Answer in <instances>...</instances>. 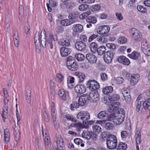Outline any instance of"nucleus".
Returning <instances> with one entry per match:
<instances>
[{"label":"nucleus","instance_id":"nucleus-58","mask_svg":"<svg viewBox=\"0 0 150 150\" xmlns=\"http://www.w3.org/2000/svg\"><path fill=\"white\" fill-rule=\"evenodd\" d=\"M88 7V5L86 4H82L79 6V9L81 11L86 10Z\"/></svg>","mask_w":150,"mask_h":150},{"label":"nucleus","instance_id":"nucleus-43","mask_svg":"<svg viewBox=\"0 0 150 150\" xmlns=\"http://www.w3.org/2000/svg\"><path fill=\"white\" fill-rule=\"evenodd\" d=\"M64 79V76L61 73L57 74L56 75V81L59 83H61L63 81Z\"/></svg>","mask_w":150,"mask_h":150},{"label":"nucleus","instance_id":"nucleus-41","mask_svg":"<svg viewBox=\"0 0 150 150\" xmlns=\"http://www.w3.org/2000/svg\"><path fill=\"white\" fill-rule=\"evenodd\" d=\"M86 21L88 23H95L97 22L96 18L93 16H89L87 17L86 19Z\"/></svg>","mask_w":150,"mask_h":150},{"label":"nucleus","instance_id":"nucleus-13","mask_svg":"<svg viewBox=\"0 0 150 150\" xmlns=\"http://www.w3.org/2000/svg\"><path fill=\"white\" fill-rule=\"evenodd\" d=\"M56 137L57 139V148L59 150H63L64 147V145L61 135L60 134L56 135Z\"/></svg>","mask_w":150,"mask_h":150},{"label":"nucleus","instance_id":"nucleus-50","mask_svg":"<svg viewBox=\"0 0 150 150\" xmlns=\"http://www.w3.org/2000/svg\"><path fill=\"white\" fill-rule=\"evenodd\" d=\"M13 133L16 138V141H18L19 138L20 133L19 130L18 129L17 127H15L14 128V131Z\"/></svg>","mask_w":150,"mask_h":150},{"label":"nucleus","instance_id":"nucleus-5","mask_svg":"<svg viewBox=\"0 0 150 150\" xmlns=\"http://www.w3.org/2000/svg\"><path fill=\"white\" fill-rule=\"evenodd\" d=\"M86 87L90 91L97 90L100 88L99 83L96 81L93 80L88 81L86 84Z\"/></svg>","mask_w":150,"mask_h":150},{"label":"nucleus","instance_id":"nucleus-57","mask_svg":"<svg viewBox=\"0 0 150 150\" xmlns=\"http://www.w3.org/2000/svg\"><path fill=\"white\" fill-rule=\"evenodd\" d=\"M43 115L44 119L45 121L47 122H48L50 121V118L48 112L46 111H45L43 112Z\"/></svg>","mask_w":150,"mask_h":150},{"label":"nucleus","instance_id":"nucleus-39","mask_svg":"<svg viewBox=\"0 0 150 150\" xmlns=\"http://www.w3.org/2000/svg\"><path fill=\"white\" fill-rule=\"evenodd\" d=\"M47 45L50 49H52L53 47V45L52 43V36L51 35H49V37L47 38Z\"/></svg>","mask_w":150,"mask_h":150},{"label":"nucleus","instance_id":"nucleus-19","mask_svg":"<svg viewBox=\"0 0 150 150\" xmlns=\"http://www.w3.org/2000/svg\"><path fill=\"white\" fill-rule=\"evenodd\" d=\"M88 98V95L87 94H83L80 97L78 100V103L79 104V105L81 106L84 105L87 101L89 100Z\"/></svg>","mask_w":150,"mask_h":150},{"label":"nucleus","instance_id":"nucleus-6","mask_svg":"<svg viewBox=\"0 0 150 150\" xmlns=\"http://www.w3.org/2000/svg\"><path fill=\"white\" fill-rule=\"evenodd\" d=\"M78 119L83 120V123L84 124V121L90 119V115L89 113L87 111H82L79 112L76 116Z\"/></svg>","mask_w":150,"mask_h":150},{"label":"nucleus","instance_id":"nucleus-18","mask_svg":"<svg viewBox=\"0 0 150 150\" xmlns=\"http://www.w3.org/2000/svg\"><path fill=\"white\" fill-rule=\"evenodd\" d=\"M88 98V95L87 94H83L80 97L78 100V103L79 104V105L81 106L84 105L87 101L89 100Z\"/></svg>","mask_w":150,"mask_h":150},{"label":"nucleus","instance_id":"nucleus-48","mask_svg":"<svg viewBox=\"0 0 150 150\" xmlns=\"http://www.w3.org/2000/svg\"><path fill=\"white\" fill-rule=\"evenodd\" d=\"M137 9L139 12L145 13L147 12V9L141 5H138L137 6Z\"/></svg>","mask_w":150,"mask_h":150},{"label":"nucleus","instance_id":"nucleus-4","mask_svg":"<svg viewBox=\"0 0 150 150\" xmlns=\"http://www.w3.org/2000/svg\"><path fill=\"white\" fill-rule=\"evenodd\" d=\"M130 32L131 33L132 39L138 42L141 40L142 38V35L140 32L138 30L134 28H132L130 30Z\"/></svg>","mask_w":150,"mask_h":150},{"label":"nucleus","instance_id":"nucleus-17","mask_svg":"<svg viewBox=\"0 0 150 150\" xmlns=\"http://www.w3.org/2000/svg\"><path fill=\"white\" fill-rule=\"evenodd\" d=\"M117 60L119 62L125 65H129L130 63L129 60L124 56H119Z\"/></svg>","mask_w":150,"mask_h":150},{"label":"nucleus","instance_id":"nucleus-12","mask_svg":"<svg viewBox=\"0 0 150 150\" xmlns=\"http://www.w3.org/2000/svg\"><path fill=\"white\" fill-rule=\"evenodd\" d=\"M58 94L60 99L63 100H66L69 97V92L63 88L59 91Z\"/></svg>","mask_w":150,"mask_h":150},{"label":"nucleus","instance_id":"nucleus-23","mask_svg":"<svg viewBox=\"0 0 150 150\" xmlns=\"http://www.w3.org/2000/svg\"><path fill=\"white\" fill-rule=\"evenodd\" d=\"M71 52L70 49L66 47H62L60 49L61 55L63 57L68 56L70 53Z\"/></svg>","mask_w":150,"mask_h":150},{"label":"nucleus","instance_id":"nucleus-14","mask_svg":"<svg viewBox=\"0 0 150 150\" xmlns=\"http://www.w3.org/2000/svg\"><path fill=\"white\" fill-rule=\"evenodd\" d=\"M82 137L87 139H89L91 137L96 138L97 135L92 132L84 131L81 134Z\"/></svg>","mask_w":150,"mask_h":150},{"label":"nucleus","instance_id":"nucleus-38","mask_svg":"<svg viewBox=\"0 0 150 150\" xmlns=\"http://www.w3.org/2000/svg\"><path fill=\"white\" fill-rule=\"evenodd\" d=\"M105 50V46H101L97 48L96 52L99 55H102L104 53Z\"/></svg>","mask_w":150,"mask_h":150},{"label":"nucleus","instance_id":"nucleus-10","mask_svg":"<svg viewBox=\"0 0 150 150\" xmlns=\"http://www.w3.org/2000/svg\"><path fill=\"white\" fill-rule=\"evenodd\" d=\"M142 49L143 52L147 56L150 55V46L146 41H143L141 43Z\"/></svg>","mask_w":150,"mask_h":150},{"label":"nucleus","instance_id":"nucleus-28","mask_svg":"<svg viewBox=\"0 0 150 150\" xmlns=\"http://www.w3.org/2000/svg\"><path fill=\"white\" fill-rule=\"evenodd\" d=\"M51 111L52 118L56 117L57 110L55 104L53 101L52 102L51 105Z\"/></svg>","mask_w":150,"mask_h":150},{"label":"nucleus","instance_id":"nucleus-42","mask_svg":"<svg viewBox=\"0 0 150 150\" xmlns=\"http://www.w3.org/2000/svg\"><path fill=\"white\" fill-rule=\"evenodd\" d=\"M107 114L105 111H102L100 112L97 115V117L99 119L103 120L106 117Z\"/></svg>","mask_w":150,"mask_h":150},{"label":"nucleus","instance_id":"nucleus-26","mask_svg":"<svg viewBox=\"0 0 150 150\" xmlns=\"http://www.w3.org/2000/svg\"><path fill=\"white\" fill-rule=\"evenodd\" d=\"M4 142L7 144L9 142L10 138V134L9 130L7 129H5L4 130Z\"/></svg>","mask_w":150,"mask_h":150},{"label":"nucleus","instance_id":"nucleus-33","mask_svg":"<svg viewBox=\"0 0 150 150\" xmlns=\"http://www.w3.org/2000/svg\"><path fill=\"white\" fill-rule=\"evenodd\" d=\"M75 74L78 77L79 79V82H82L85 78V74L82 72H76Z\"/></svg>","mask_w":150,"mask_h":150},{"label":"nucleus","instance_id":"nucleus-37","mask_svg":"<svg viewBox=\"0 0 150 150\" xmlns=\"http://www.w3.org/2000/svg\"><path fill=\"white\" fill-rule=\"evenodd\" d=\"M74 58L79 61H83L85 57L84 55L81 53L76 54L75 55Z\"/></svg>","mask_w":150,"mask_h":150},{"label":"nucleus","instance_id":"nucleus-22","mask_svg":"<svg viewBox=\"0 0 150 150\" xmlns=\"http://www.w3.org/2000/svg\"><path fill=\"white\" fill-rule=\"evenodd\" d=\"M71 126L76 128L78 131H80L81 129L83 128H87L88 127V125H84L83 123L82 124L80 122H76L74 123H72Z\"/></svg>","mask_w":150,"mask_h":150},{"label":"nucleus","instance_id":"nucleus-64","mask_svg":"<svg viewBox=\"0 0 150 150\" xmlns=\"http://www.w3.org/2000/svg\"><path fill=\"white\" fill-rule=\"evenodd\" d=\"M10 20L9 18L6 19L5 20L4 25L6 28L8 29L10 26Z\"/></svg>","mask_w":150,"mask_h":150},{"label":"nucleus","instance_id":"nucleus-1","mask_svg":"<svg viewBox=\"0 0 150 150\" xmlns=\"http://www.w3.org/2000/svg\"><path fill=\"white\" fill-rule=\"evenodd\" d=\"M120 103L118 102H115L109 105L108 109V111L111 113L109 114L107 116V119L109 121H112L114 122L117 115Z\"/></svg>","mask_w":150,"mask_h":150},{"label":"nucleus","instance_id":"nucleus-61","mask_svg":"<svg viewBox=\"0 0 150 150\" xmlns=\"http://www.w3.org/2000/svg\"><path fill=\"white\" fill-rule=\"evenodd\" d=\"M49 2L51 6L54 7L57 6L58 3L57 0H49Z\"/></svg>","mask_w":150,"mask_h":150},{"label":"nucleus","instance_id":"nucleus-3","mask_svg":"<svg viewBox=\"0 0 150 150\" xmlns=\"http://www.w3.org/2000/svg\"><path fill=\"white\" fill-rule=\"evenodd\" d=\"M125 117V112L123 109L120 108L118 111L117 115L114 122L116 125H120L123 122Z\"/></svg>","mask_w":150,"mask_h":150},{"label":"nucleus","instance_id":"nucleus-56","mask_svg":"<svg viewBox=\"0 0 150 150\" xmlns=\"http://www.w3.org/2000/svg\"><path fill=\"white\" fill-rule=\"evenodd\" d=\"M114 127V125L110 122H107L105 124V127L107 130L111 129Z\"/></svg>","mask_w":150,"mask_h":150},{"label":"nucleus","instance_id":"nucleus-53","mask_svg":"<svg viewBox=\"0 0 150 150\" xmlns=\"http://www.w3.org/2000/svg\"><path fill=\"white\" fill-rule=\"evenodd\" d=\"M90 8L92 11H97L100 10V6L98 4H96L92 6Z\"/></svg>","mask_w":150,"mask_h":150},{"label":"nucleus","instance_id":"nucleus-40","mask_svg":"<svg viewBox=\"0 0 150 150\" xmlns=\"http://www.w3.org/2000/svg\"><path fill=\"white\" fill-rule=\"evenodd\" d=\"M79 106V104L77 102L74 101L70 105V106L71 109L74 110L75 109L78 108Z\"/></svg>","mask_w":150,"mask_h":150},{"label":"nucleus","instance_id":"nucleus-7","mask_svg":"<svg viewBox=\"0 0 150 150\" xmlns=\"http://www.w3.org/2000/svg\"><path fill=\"white\" fill-rule=\"evenodd\" d=\"M115 53L114 51L108 50L104 53L103 59L106 63L108 64L111 63Z\"/></svg>","mask_w":150,"mask_h":150},{"label":"nucleus","instance_id":"nucleus-29","mask_svg":"<svg viewBox=\"0 0 150 150\" xmlns=\"http://www.w3.org/2000/svg\"><path fill=\"white\" fill-rule=\"evenodd\" d=\"M136 134L137 135V137L135 139L136 142V149L137 150L139 149L138 144H140L141 143V136L140 132L139 131H137Z\"/></svg>","mask_w":150,"mask_h":150},{"label":"nucleus","instance_id":"nucleus-35","mask_svg":"<svg viewBox=\"0 0 150 150\" xmlns=\"http://www.w3.org/2000/svg\"><path fill=\"white\" fill-rule=\"evenodd\" d=\"M140 54L135 51L132 52L131 54H128V56L130 58L134 59L136 60L138 59L140 56Z\"/></svg>","mask_w":150,"mask_h":150},{"label":"nucleus","instance_id":"nucleus-27","mask_svg":"<svg viewBox=\"0 0 150 150\" xmlns=\"http://www.w3.org/2000/svg\"><path fill=\"white\" fill-rule=\"evenodd\" d=\"M113 90L112 87L111 86H109L104 88L103 89L102 92L104 94L108 95L112 92Z\"/></svg>","mask_w":150,"mask_h":150},{"label":"nucleus","instance_id":"nucleus-63","mask_svg":"<svg viewBox=\"0 0 150 150\" xmlns=\"http://www.w3.org/2000/svg\"><path fill=\"white\" fill-rule=\"evenodd\" d=\"M65 117L67 120H70L74 122L77 121V120L75 118H74L72 116H71L69 114L66 115Z\"/></svg>","mask_w":150,"mask_h":150},{"label":"nucleus","instance_id":"nucleus-30","mask_svg":"<svg viewBox=\"0 0 150 150\" xmlns=\"http://www.w3.org/2000/svg\"><path fill=\"white\" fill-rule=\"evenodd\" d=\"M68 69L71 71H75L78 68V65L77 64L76 62H74V63H72L71 64H70L67 65Z\"/></svg>","mask_w":150,"mask_h":150},{"label":"nucleus","instance_id":"nucleus-49","mask_svg":"<svg viewBox=\"0 0 150 150\" xmlns=\"http://www.w3.org/2000/svg\"><path fill=\"white\" fill-rule=\"evenodd\" d=\"M74 142L77 145H79L81 144V147H83L84 146L83 143H82L83 141L81 139L79 138H76L74 140Z\"/></svg>","mask_w":150,"mask_h":150},{"label":"nucleus","instance_id":"nucleus-52","mask_svg":"<svg viewBox=\"0 0 150 150\" xmlns=\"http://www.w3.org/2000/svg\"><path fill=\"white\" fill-rule=\"evenodd\" d=\"M106 46L111 51H115V50L116 48V45L115 44L112 43H107Z\"/></svg>","mask_w":150,"mask_h":150},{"label":"nucleus","instance_id":"nucleus-51","mask_svg":"<svg viewBox=\"0 0 150 150\" xmlns=\"http://www.w3.org/2000/svg\"><path fill=\"white\" fill-rule=\"evenodd\" d=\"M127 41V38L123 36H120L118 39V42L119 43L124 44Z\"/></svg>","mask_w":150,"mask_h":150},{"label":"nucleus","instance_id":"nucleus-34","mask_svg":"<svg viewBox=\"0 0 150 150\" xmlns=\"http://www.w3.org/2000/svg\"><path fill=\"white\" fill-rule=\"evenodd\" d=\"M41 38V37H40V36L39 32L36 31L34 37L35 44L38 43H40Z\"/></svg>","mask_w":150,"mask_h":150},{"label":"nucleus","instance_id":"nucleus-16","mask_svg":"<svg viewBox=\"0 0 150 150\" xmlns=\"http://www.w3.org/2000/svg\"><path fill=\"white\" fill-rule=\"evenodd\" d=\"M122 93L127 103H129L131 101V97L129 93L130 92L128 89H122Z\"/></svg>","mask_w":150,"mask_h":150},{"label":"nucleus","instance_id":"nucleus-24","mask_svg":"<svg viewBox=\"0 0 150 150\" xmlns=\"http://www.w3.org/2000/svg\"><path fill=\"white\" fill-rule=\"evenodd\" d=\"M139 76L138 74L133 75L131 76L130 84L132 86H134L138 82L139 80Z\"/></svg>","mask_w":150,"mask_h":150},{"label":"nucleus","instance_id":"nucleus-15","mask_svg":"<svg viewBox=\"0 0 150 150\" xmlns=\"http://www.w3.org/2000/svg\"><path fill=\"white\" fill-rule=\"evenodd\" d=\"M75 46L77 50L83 51L86 50V45L85 42L82 41H78L76 43Z\"/></svg>","mask_w":150,"mask_h":150},{"label":"nucleus","instance_id":"nucleus-59","mask_svg":"<svg viewBox=\"0 0 150 150\" xmlns=\"http://www.w3.org/2000/svg\"><path fill=\"white\" fill-rule=\"evenodd\" d=\"M93 131L96 132H101V128L99 126L94 125L92 127Z\"/></svg>","mask_w":150,"mask_h":150},{"label":"nucleus","instance_id":"nucleus-9","mask_svg":"<svg viewBox=\"0 0 150 150\" xmlns=\"http://www.w3.org/2000/svg\"><path fill=\"white\" fill-rule=\"evenodd\" d=\"M110 28L107 25H102L100 26L97 30L98 33L99 34L103 35L104 36H108V33L109 32Z\"/></svg>","mask_w":150,"mask_h":150},{"label":"nucleus","instance_id":"nucleus-25","mask_svg":"<svg viewBox=\"0 0 150 150\" xmlns=\"http://www.w3.org/2000/svg\"><path fill=\"white\" fill-rule=\"evenodd\" d=\"M42 132L44 139L45 141V146L49 147L50 146V140L49 136L47 135V133L45 132V135L44 134L43 129L42 130Z\"/></svg>","mask_w":150,"mask_h":150},{"label":"nucleus","instance_id":"nucleus-21","mask_svg":"<svg viewBox=\"0 0 150 150\" xmlns=\"http://www.w3.org/2000/svg\"><path fill=\"white\" fill-rule=\"evenodd\" d=\"M86 58L89 62L92 64L95 63L97 61V57L92 54H87Z\"/></svg>","mask_w":150,"mask_h":150},{"label":"nucleus","instance_id":"nucleus-32","mask_svg":"<svg viewBox=\"0 0 150 150\" xmlns=\"http://www.w3.org/2000/svg\"><path fill=\"white\" fill-rule=\"evenodd\" d=\"M59 44L63 46H68L70 45V42L68 39H63L60 41Z\"/></svg>","mask_w":150,"mask_h":150},{"label":"nucleus","instance_id":"nucleus-8","mask_svg":"<svg viewBox=\"0 0 150 150\" xmlns=\"http://www.w3.org/2000/svg\"><path fill=\"white\" fill-rule=\"evenodd\" d=\"M99 95L96 90L91 91L89 95H88V99L91 100L93 102L96 103L99 99Z\"/></svg>","mask_w":150,"mask_h":150},{"label":"nucleus","instance_id":"nucleus-46","mask_svg":"<svg viewBox=\"0 0 150 150\" xmlns=\"http://www.w3.org/2000/svg\"><path fill=\"white\" fill-rule=\"evenodd\" d=\"M26 100L28 103H31L30 91L28 89L26 90Z\"/></svg>","mask_w":150,"mask_h":150},{"label":"nucleus","instance_id":"nucleus-44","mask_svg":"<svg viewBox=\"0 0 150 150\" xmlns=\"http://www.w3.org/2000/svg\"><path fill=\"white\" fill-rule=\"evenodd\" d=\"M120 98V96L117 94H114L110 96L109 99L111 101H117Z\"/></svg>","mask_w":150,"mask_h":150},{"label":"nucleus","instance_id":"nucleus-11","mask_svg":"<svg viewBox=\"0 0 150 150\" xmlns=\"http://www.w3.org/2000/svg\"><path fill=\"white\" fill-rule=\"evenodd\" d=\"M74 28L72 35L73 36H78L79 33H81L83 30V26L80 24H74L73 25Z\"/></svg>","mask_w":150,"mask_h":150},{"label":"nucleus","instance_id":"nucleus-47","mask_svg":"<svg viewBox=\"0 0 150 150\" xmlns=\"http://www.w3.org/2000/svg\"><path fill=\"white\" fill-rule=\"evenodd\" d=\"M143 106L145 109H147L149 106H150V98H148L143 103Z\"/></svg>","mask_w":150,"mask_h":150},{"label":"nucleus","instance_id":"nucleus-31","mask_svg":"<svg viewBox=\"0 0 150 150\" xmlns=\"http://www.w3.org/2000/svg\"><path fill=\"white\" fill-rule=\"evenodd\" d=\"M98 45L94 42H92L89 45V47L91 51L93 53H95L97 50Z\"/></svg>","mask_w":150,"mask_h":150},{"label":"nucleus","instance_id":"nucleus-36","mask_svg":"<svg viewBox=\"0 0 150 150\" xmlns=\"http://www.w3.org/2000/svg\"><path fill=\"white\" fill-rule=\"evenodd\" d=\"M127 148V144L125 143L120 142L117 146L118 150H125Z\"/></svg>","mask_w":150,"mask_h":150},{"label":"nucleus","instance_id":"nucleus-62","mask_svg":"<svg viewBox=\"0 0 150 150\" xmlns=\"http://www.w3.org/2000/svg\"><path fill=\"white\" fill-rule=\"evenodd\" d=\"M52 118L54 127L56 129H57L59 127V124L58 122V120H57L56 117L53 118Z\"/></svg>","mask_w":150,"mask_h":150},{"label":"nucleus","instance_id":"nucleus-60","mask_svg":"<svg viewBox=\"0 0 150 150\" xmlns=\"http://www.w3.org/2000/svg\"><path fill=\"white\" fill-rule=\"evenodd\" d=\"M122 74L123 77L126 79H128L130 76V74L125 70H123L122 71Z\"/></svg>","mask_w":150,"mask_h":150},{"label":"nucleus","instance_id":"nucleus-20","mask_svg":"<svg viewBox=\"0 0 150 150\" xmlns=\"http://www.w3.org/2000/svg\"><path fill=\"white\" fill-rule=\"evenodd\" d=\"M75 91L77 93H83L86 91V88L84 85H77L74 88Z\"/></svg>","mask_w":150,"mask_h":150},{"label":"nucleus","instance_id":"nucleus-54","mask_svg":"<svg viewBox=\"0 0 150 150\" xmlns=\"http://www.w3.org/2000/svg\"><path fill=\"white\" fill-rule=\"evenodd\" d=\"M60 23L63 26H68L71 24L70 21L68 19L62 20L61 21Z\"/></svg>","mask_w":150,"mask_h":150},{"label":"nucleus","instance_id":"nucleus-55","mask_svg":"<svg viewBox=\"0 0 150 150\" xmlns=\"http://www.w3.org/2000/svg\"><path fill=\"white\" fill-rule=\"evenodd\" d=\"M90 14L91 12L90 11L85 12L80 15L79 16V18L81 19H83L90 15Z\"/></svg>","mask_w":150,"mask_h":150},{"label":"nucleus","instance_id":"nucleus-45","mask_svg":"<svg viewBox=\"0 0 150 150\" xmlns=\"http://www.w3.org/2000/svg\"><path fill=\"white\" fill-rule=\"evenodd\" d=\"M66 61L67 65L69 64L70 65V64H71L72 63H74L75 62V59L73 57L69 56L66 58Z\"/></svg>","mask_w":150,"mask_h":150},{"label":"nucleus","instance_id":"nucleus-2","mask_svg":"<svg viewBox=\"0 0 150 150\" xmlns=\"http://www.w3.org/2000/svg\"><path fill=\"white\" fill-rule=\"evenodd\" d=\"M106 144L107 148L109 149L115 148L117 144L116 137L114 135H109L106 139Z\"/></svg>","mask_w":150,"mask_h":150}]
</instances>
